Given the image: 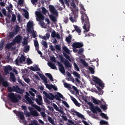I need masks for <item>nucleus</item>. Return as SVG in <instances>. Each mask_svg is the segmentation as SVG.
<instances>
[{"label": "nucleus", "mask_w": 125, "mask_h": 125, "mask_svg": "<svg viewBox=\"0 0 125 125\" xmlns=\"http://www.w3.org/2000/svg\"><path fill=\"white\" fill-rule=\"evenodd\" d=\"M62 49L65 53H67V54H70V51L69 50V49L67 48V47L64 46Z\"/></svg>", "instance_id": "nucleus-42"}, {"label": "nucleus", "mask_w": 125, "mask_h": 125, "mask_svg": "<svg viewBox=\"0 0 125 125\" xmlns=\"http://www.w3.org/2000/svg\"><path fill=\"white\" fill-rule=\"evenodd\" d=\"M100 125H108V121H105L104 120H101L100 122Z\"/></svg>", "instance_id": "nucleus-49"}, {"label": "nucleus", "mask_w": 125, "mask_h": 125, "mask_svg": "<svg viewBox=\"0 0 125 125\" xmlns=\"http://www.w3.org/2000/svg\"><path fill=\"white\" fill-rule=\"evenodd\" d=\"M35 101L38 105L42 106V96L38 95V98L35 99Z\"/></svg>", "instance_id": "nucleus-12"}, {"label": "nucleus", "mask_w": 125, "mask_h": 125, "mask_svg": "<svg viewBox=\"0 0 125 125\" xmlns=\"http://www.w3.org/2000/svg\"><path fill=\"white\" fill-rule=\"evenodd\" d=\"M89 71L91 73V74H94V69H93L92 67H90L89 68Z\"/></svg>", "instance_id": "nucleus-64"}, {"label": "nucleus", "mask_w": 125, "mask_h": 125, "mask_svg": "<svg viewBox=\"0 0 125 125\" xmlns=\"http://www.w3.org/2000/svg\"><path fill=\"white\" fill-rule=\"evenodd\" d=\"M12 45L10 44V43H7L6 45V47L7 48V49H10V48H11L12 47Z\"/></svg>", "instance_id": "nucleus-60"}, {"label": "nucleus", "mask_w": 125, "mask_h": 125, "mask_svg": "<svg viewBox=\"0 0 125 125\" xmlns=\"http://www.w3.org/2000/svg\"><path fill=\"white\" fill-rule=\"evenodd\" d=\"M29 50H30V46L26 45L24 47V49H23L24 52H25L26 53H27V51H29Z\"/></svg>", "instance_id": "nucleus-41"}, {"label": "nucleus", "mask_w": 125, "mask_h": 125, "mask_svg": "<svg viewBox=\"0 0 125 125\" xmlns=\"http://www.w3.org/2000/svg\"><path fill=\"white\" fill-rule=\"evenodd\" d=\"M48 66L51 68V69H53V70H57V67H56V65H55V64L53 63H49L48 64Z\"/></svg>", "instance_id": "nucleus-32"}, {"label": "nucleus", "mask_w": 125, "mask_h": 125, "mask_svg": "<svg viewBox=\"0 0 125 125\" xmlns=\"http://www.w3.org/2000/svg\"><path fill=\"white\" fill-rule=\"evenodd\" d=\"M93 82L96 83L98 84V85H99L100 87H102V88H104V83H103L102 81H101V80L99 79V78L94 76L93 78Z\"/></svg>", "instance_id": "nucleus-6"}, {"label": "nucleus", "mask_w": 125, "mask_h": 125, "mask_svg": "<svg viewBox=\"0 0 125 125\" xmlns=\"http://www.w3.org/2000/svg\"><path fill=\"white\" fill-rule=\"evenodd\" d=\"M45 75L48 77L51 82H54L53 80V77H52V75L50 73H46Z\"/></svg>", "instance_id": "nucleus-35"}, {"label": "nucleus", "mask_w": 125, "mask_h": 125, "mask_svg": "<svg viewBox=\"0 0 125 125\" xmlns=\"http://www.w3.org/2000/svg\"><path fill=\"white\" fill-rule=\"evenodd\" d=\"M71 41H72V35L69 34L68 37L66 38V41L68 43H71Z\"/></svg>", "instance_id": "nucleus-36"}, {"label": "nucleus", "mask_w": 125, "mask_h": 125, "mask_svg": "<svg viewBox=\"0 0 125 125\" xmlns=\"http://www.w3.org/2000/svg\"><path fill=\"white\" fill-rule=\"evenodd\" d=\"M24 113L26 116H27V117H31V113L27 111V110L24 111Z\"/></svg>", "instance_id": "nucleus-62"}, {"label": "nucleus", "mask_w": 125, "mask_h": 125, "mask_svg": "<svg viewBox=\"0 0 125 125\" xmlns=\"http://www.w3.org/2000/svg\"><path fill=\"white\" fill-rule=\"evenodd\" d=\"M100 107L101 108V109H102L103 110H104V111H105L106 110H107V109H108V107H107V106L104 105V104H100Z\"/></svg>", "instance_id": "nucleus-45"}, {"label": "nucleus", "mask_w": 125, "mask_h": 125, "mask_svg": "<svg viewBox=\"0 0 125 125\" xmlns=\"http://www.w3.org/2000/svg\"><path fill=\"white\" fill-rule=\"evenodd\" d=\"M63 85L65 88H69L70 89H72V85L71 84H69L66 83H63Z\"/></svg>", "instance_id": "nucleus-33"}, {"label": "nucleus", "mask_w": 125, "mask_h": 125, "mask_svg": "<svg viewBox=\"0 0 125 125\" xmlns=\"http://www.w3.org/2000/svg\"><path fill=\"white\" fill-rule=\"evenodd\" d=\"M62 53L65 58H66V59H67V60H69V61L71 62V57H70V56L66 54L65 52H63Z\"/></svg>", "instance_id": "nucleus-40"}, {"label": "nucleus", "mask_w": 125, "mask_h": 125, "mask_svg": "<svg viewBox=\"0 0 125 125\" xmlns=\"http://www.w3.org/2000/svg\"><path fill=\"white\" fill-rule=\"evenodd\" d=\"M81 61L83 66H85L86 67H87V66H88V64L86 63V62H85V61L83 60V59H81Z\"/></svg>", "instance_id": "nucleus-46"}, {"label": "nucleus", "mask_w": 125, "mask_h": 125, "mask_svg": "<svg viewBox=\"0 0 125 125\" xmlns=\"http://www.w3.org/2000/svg\"><path fill=\"white\" fill-rule=\"evenodd\" d=\"M26 63L27 64H28L29 65H30L33 63V62L32 61V60H31V59H28L26 61Z\"/></svg>", "instance_id": "nucleus-57"}, {"label": "nucleus", "mask_w": 125, "mask_h": 125, "mask_svg": "<svg viewBox=\"0 0 125 125\" xmlns=\"http://www.w3.org/2000/svg\"><path fill=\"white\" fill-rule=\"evenodd\" d=\"M53 106L56 111H59V107L55 104H53Z\"/></svg>", "instance_id": "nucleus-55"}, {"label": "nucleus", "mask_w": 125, "mask_h": 125, "mask_svg": "<svg viewBox=\"0 0 125 125\" xmlns=\"http://www.w3.org/2000/svg\"><path fill=\"white\" fill-rule=\"evenodd\" d=\"M12 70V67L9 65L8 66H6L4 68V72L6 75H8L9 74V71H11Z\"/></svg>", "instance_id": "nucleus-19"}, {"label": "nucleus", "mask_w": 125, "mask_h": 125, "mask_svg": "<svg viewBox=\"0 0 125 125\" xmlns=\"http://www.w3.org/2000/svg\"><path fill=\"white\" fill-rule=\"evenodd\" d=\"M71 100L73 101V102L74 103V104L76 105V106H80V103H79V102L77 101V100L74 98V97L71 96H70Z\"/></svg>", "instance_id": "nucleus-26"}, {"label": "nucleus", "mask_w": 125, "mask_h": 125, "mask_svg": "<svg viewBox=\"0 0 125 125\" xmlns=\"http://www.w3.org/2000/svg\"><path fill=\"white\" fill-rule=\"evenodd\" d=\"M52 38H55L56 37V32H55V31H53L52 33H51V35Z\"/></svg>", "instance_id": "nucleus-56"}, {"label": "nucleus", "mask_w": 125, "mask_h": 125, "mask_svg": "<svg viewBox=\"0 0 125 125\" xmlns=\"http://www.w3.org/2000/svg\"><path fill=\"white\" fill-rule=\"evenodd\" d=\"M11 21L12 22H15V21H16V16L14 14L12 15Z\"/></svg>", "instance_id": "nucleus-47"}, {"label": "nucleus", "mask_w": 125, "mask_h": 125, "mask_svg": "<svg viewBox=\"0 0 125 125\" xmlns=\"http://www.w3.org/2000/svg\"><path fill=\"white\" fill-rule=\"evenodd\" d=\"M8 97L10 99L11 101L13 103H17L21 99V96L20 95H15L14 93H9L8 94Z\"/></svg>", "instance_id": "nucleus-2"}, {"label": "nucleus", "mask_w": 125, "mask_h": 125, "mask_svg": "<svg viewBox=\"0 0 125 125\" xmlns=\"http://www.w3.org/2000/svg\"><path fill=\"white\" fill-rule=\"evenodd\" d=\"M55 48H56L57 50H58V51H61V46H60V45H56Z\"/></svg>", "instance_id": "nucleus-51"}, {"label": "nucleus", "mask_w": 125, "mask_h": 125, "mask_svg": "<svg viewBox=\"0 0 125 125\" xmlns=\"http://www.w3.org/2000/svg\"><path fill=\"white\" fill-rule=\"evenodd\" d=\"M57 64L58 66H59V69L60 70V71L62 72V74H65V67H64V66H63V64L61 63V62H58Z\"/></svg>", "instance_id": "nucleus-14"}, {"label": "nucleus", "mask_w": 125, "mask_h": 125, "mask_svg": "<svg viewBox=\"0 0 125 125\" xmlns=\"http://www.w3.org/2000/svg\"><path fill=\"white\" fill-rule=\"evenodd\" d=\"M10 79L12 82H14V83L16 82V78L15 77V75H14V73L12 72L10 73Z\"/></svg>", "instance_id": "nucleus-24"}, {"label": "nucleus", "mask_w": 125, "mask_h": 125, "mask_svg": "<svg viewBox=\"0 0 125 125\" xmlns=\"http://www.w3.org/2000/svg\"><path fill=\"white\" fill-rule=\"evenodd\" d=\"M14 40L16 41V42H17V43H21V41H22V36H21V35H18L15 37Z\"/></svg>", "instance_id": "nucleus-17"}, {"label": "nucleus", "mask_w": 125, "mask_h": 125, "mask_svg": "<svg viewBox=\"0 0 125 125\" xmlns=\"http://www.w3.org/2000/svg\"><path fill=\"white\" fill-rule=\"evenodd\" d=\"M0 83H2V86L4 87H7L9 86V84L7 81H4L3 77L2 76H0Z\"/></svg>", "instance_id": "nucleus-10"}, {"label": "nucleus", "mask_w": 125, "mask_h": 125, "mask_svg": "<svg viewBox=\"0 0 125 125\" xmlns=\"http://www.w3.org/2000/svg\"><path fill=\"white\" fill-rule=\"evenodd\" d=\"M73 74L75 77H76V78H78V79L81 78V75L78 72L74 71Z\"/></svg>", "instance_id": "nucleus-48"}, {"label": "nucleus", "mask_w": 125, "mask_h": 125, "mask_svg": "<svg viewBox=\"0 0 125 125\" xmlns=\"http://www.w3.org/2000/svg\"><path fill=\"white\" fill-rule=\"evenodd\" d=\"M92 101L93 103L95 104L96 105H100V104H102V102H101V101L99 100H96V99H95V98H92Z\"/></svg>", "instance_id": "nucleus-23"}, {"label": "nucleus", "mask_w": 125, "mask_h": 125, "mask_svg": "<svg viewBox=\"0 0 125 125\" xmlns=\"http://www.w3.org/2000/svg\"><path fill=\"white\" fill-rule=\"evenodd\" d=\"M59 57L61 62H64V66L66 68H71L72 67V65H71V63L69 62L68 60L65 59V58L62 55H59Z\"/></svg>", "instance_id": "nucleus-5"}, {"label": "nucleus", "mask_w": 125, "mask_h": 125, "mask_svg": "<svg viewBox=\"0 0 125 125\" xmlns=\"http://www.w3.org/2000/svg\"><path fill=\"white\" fill-rule=\"evenodd\" d=\"M48 121L52 125H54V120L52 119V118L50 117V116H48Z\"/></svg>", "instance_id": "nucleus-43"}, {"label": "nucleus", "mask_w": 125, "mask_h": 125, "mask_svg": "<svg viewBox=\"0 0 125 125\" xmlns=\"http://www.w3.org/2000/svg\"><path fill=\"white\" fill-rule=\"evenodd\" d=\"M43 94H44L45 96H46L47 98L50 100H53L55 98L54 95L52 93L48 94L47 92L44 91Z\"/></svg>", "instance_id": "nucleus-11"}, {"label": "nucleus", "mask_w": 125, "mask_h": 125, "mask_svg": "<svg viewBox=\"0 0 125 125\" xmlns=\"http://www.w3.org/2000/svg\"><path fill=\"white\" fill-rule=\"evenodd\" d=\"M83 52V48H80L78 50V54H82Z\"/></svg>", "instance_id": "nucleus-63"}, {"label": "nucleus", "mask_w": 125, "mask_h": 125, "mask_svg": "<svg viewBox=\"0 0 125 125\" xmlns=\"http://www.w3.org/2000/svg\"><path fill=\"white\" fill-rule=\"evenodd\" d=\"M72 46L74 48H81L83 46V44L80 42H74L72 44Z\"/></svg>", "instance_id": "nucleus-13"}, {"label": "nucleus", "mask_w": 125, "mask_h": 125, "mask_svg": "<svg viewBox=\"0 0 125 125\" xmlns=\"http://www.w3.org/2000/svg\"><path fill=\"white\" fill-rule=\"evenodd\" d=\"M75 30L78 33L79 35H81L82 34V30L79 27V26L77 25H74Z\"/></svg>", "instance_id": "nucleus-29"}, {"label": "nucleus", "mask_w": 125, "mask_h": 125, "mask_svg": "<svg viewBox=\"0 0 125 125\" xmlns=\"http://www.w3.org/2000/svg\"><path fill=\"white\" fill-rule=\"evenodd\" d=\"M14 36H15V33L14 32H11L10 33H9V37L11 38H14Z\"/></svg>", "instance_id": "nucleus-59"}, {"label": "nucleus", "mask_w": 125, "mask_h": 125, "mask_svg": "<svg viewBox=\"0 0 125 125\" xmlns=\"http://www.w3.org/2000/svg\"><path fill=\"white\" fill-rule=\"evenodd\" d=\"M101 116L102 117V118L105 119V120H109V117H108V116H107V115L105 114L104 113H102L101 114Z\"/></svg>", "instance_id": "nucleus-44"}, {"label": "nucleus", "mask_w": 125, "mask_h": 125, "mask_svg": "<svg viewBox=\"0 0 125 125\" xmlns=\"http://www.w3.org/2000/svg\"><path fill=\"white\" fill-rule=\"evenodd\" d=\"M42 45H43L45 48H47L48 46L47 45V42L45 41H42Z\"/></svg>", "instance_id": "nucleus-50"}, {"label": "nucleus", "mask_w": 125, "mask_h": 125, "mask_svg": "<svg viewBox=\"0 0 125 125\" xmlns=\"http://www.w3.org/2000/svg\"><path fill=\"white\" fill-rule=\"evenodd\" d=\"M18 117H19L20 119L23 121L25 120V116H24V113L23 112L19 111L17 114Z\"/></svg>", "instance_id": "nucleus-21"}, {"label": "nucleus", "mask_w": 125, "mask_h": 125, "mask_svg": "<svg viewBox=\"0 0 125 125\" xmlns=\"http://www.w3.org/2000/svg\"><path fill=\"white\" fill-rule=\"evenodd\" d=\"M45 75L48 77L51 82H54L53 80V77H52V75L50 73H46Z\"/></svg>", "instance_id": "nucleus-34"}, {"label": "nucleus", "mask_w": 125, "mask_h": 125, "mask_svg": "<svg viewBox=\"0 0 125 125\" xmlns=\"http://www.w3.org/2000/svg\"><path fill=\"white\" fill-rule=\"evenodd\" d=\"M55 97L57 100H60V98L63 99V95L58 92L57 95H55Z\"/></svg>", "instance_id": "nucleus-30"}, {"label": "nucleus", "mask_w": 125, "mask_h": 125, "mask_svg": "<svg viewBox=\"0 0 125 125\" xmlns=\"http://www.w3.org/2000/svg\"><path fill=\"white\" fill-rule=\"evenodd\" d=\"M49 10L52 14H54V15L58 16V12L57 11V10L55 9V7H54L53 5H49Z\"/></svg>", "instance_id": "nucleus-8"}, {"label": "nucleus", "mask_w": 125, "mask_h": 125, "mask_svg": "<svg viewBox=\"0 0 125 125\" xmlns=\"http://www.w3.org/2000/svg\"><path fill=\"white\" fill-rule=\"evenodd\" d=\"M46 12H47L46 9H45L44 7H43L42 8V13H43V14H46Z\"/></svg>", "instance_id": "nucleus-61"}, {"label": "nucleus", "mask_w": 125, "mask_h": 125, "mask_svg": "<svg viewBox=\"0 0 125 125\" xmlns=\"http://www.w3.org/2000/svg\"><path fill=\"white\" fill-rule=\"evenodd\" d=\"M34 46H35L36 50H38L39 49V42L37 40H34Z\"/></svg>", "instance_id": "nucleus-37"}, {"label": "nucleus", "mask_w": 125, "mask_h": 125, "mask_svg": "<svg viewBox=\"0 0 125 125\" xmlns=\"http://www.w3.org/2000/svg\"><path fill=\"white\" fill-rule=\"evenodd\" d=\"M81 20L82 23L83 24V29L84 30V32H89V29H90V23H89V19L88 17L85 14V12L81 11Z\"/></svg>", "instance_id": "nucleus-1"}, {"label": "nucleus", "mask_w": 125, "mask_h": 125, "mask_svg": "<svg viewBox=\"0 0 125 125\" xmlns=\"http://www.w3.org/2000/svg\"><path fill=\"white\" fill-rule=\"evenodd\" d=\"M62 103L66 107V108H70V106H69V104H68V103L65 101H63Z\"/></svg>", "instance_id": "nucleus-54"}, {"label": "nucleus", "mask_w": 125, "mask_h": 125, "mask_svg": "<svg viewBox=\"0 0 125 125\" xmlns=\"http://www.w3.org/2000/svg\"><path fill=\"white\" fill-rule=\"evenodd\" d=\"M30 105H31L32 107H34V108H36V110L38 111V112H41V111H42V108H41V106H38V105L35 104H34V103H33V104H30Z\"/></svg>", "instance_id": "nucleus-28"}, {"label": "nucleus", "mask_w": 125, "mask_h": 125, "mask_svg": "<svg viewBox=\"0 0 125 125\" xmlns=\"http://www.w3.org/2000/svg\"><path fill=\"white\" fill-rule=\"evenodd\" d=\"M87 104L89 105L90 110L94 113V114H97V112H99V113L102 112V110H101L100 108L98 107L97 106H94V104L91 102H88Z\"/></svg>", "instance_id": "nucleus-3"}, {"label": "nucleus", "mask_w": 125, "mask_h": 125, "mask_svg": "<svg viewBox=\"0 0 125 125\" xmlns=\"http://www.w3.org/2000/svg\"><path fill=\"white\" fill-rule=\"evenodd\" d=\"M60 2L62 4V5L63 6L64 8L66 7L65 6V4L67 6H70V4H69V1L68 0H59Z\"/></svg>", "instance_id": "nucleus-16"}, {"label": "nucleus", "mask_w": 125, "mask_h": 125, "mask_svg": "<svg viewBox=\"0 0 125 125\" xmlns=\"http://www.w3.org/2000/svg\"><path fill=\"white\" fill-rule=\"evenodd\" d=\"M46 87H47V88H48V89H52V87H53V84H47L46 85Z\"/></svg>", "instance_id": "nucleus-52"}, {"label": "nucleus", "mask_w": 125, "mask_h": 125, "mask_svg": "<svg viewBox=\"0 0 125 125\" xmlns=\"http://www.w3.org/2000/svg\"><path fill=\"white\" fill-rule=\"evenodd\" d=\"M37 74H38L39 76L40 77L41 80H42L43 82H44L46 83H47V79L44 75L40 73V72H37Z\"/></svg>", "instance_id": "nucleus-18"}, {"label": "nucleus", "mask_w": 125, "mask_h": 125, "mask_svg": "<svg viewBox=\"0 0 125 125\" xmlns=\"http://www.w3.org/2000/svg\"><path fill=\"white\" fill-rule=\"evenodd\" d=\"M30 70H31V71H33L34 72H38L39 71H41V69L39 68V67H38V65H35V67L31 66L30 67Z\"/></svg>", "instance_id": "nucleus-27"}, {"label": "nucleus", "mask_w": 125, "mask_h": 125, "mask_svg": "<svg viewBox=\"0 0 125 125\" xmlns=\"http://www.w3.org/2000/svg\"><path fill=\"white\" fill-rule=\"evenodd\" d=\"M15 91L17 92V93H20V94H23L24 92V90L21 89L18 86L15 87Z\"/></svg>", "instance_id": "nucleus-20"}, {"label": "nucleus", "mask_w": 125, "mask_h": 125, "mask_svg": "<svg viewBox=\"0 0 125 125\" xmlns=\"http://www.w3.org/2000/svg\"><path fill=\"white\" fill-rule=\"evenodd\" d=\"M49 17L51 20H52V22H56V21H57V20L56 19V18L55 17V16L52 15H51L49 16Z\"/></svg>", "instance_id": "nucleus-39"}, {"label": "nucleus", "mask_w": 125, "mask_h": 125, "mask_svg": "<svg viewBox=\"0 0 125 125\" xmlns=\"http://www.w3.org/2000/svg\"><path fill=\"white\" fill-rule=\"evenodd\" d=\"M30 114L33 117H39V116H40V114H39V112L36 110L30 111Z\"/></svg>", "instance_id": "nucleus-22"}, {"label": "nucleus", "mask_w": 125, "mask_h": 125, "mask_svg": "<svg viewBox=\"0 0 125 125\" xmlns=\"http://www.w3.org/2000/svg\"><path fill=\"white\" fill-rule=\"evenodd\" d=\"M15 86H13L12 87H8V90L9 92H12V91H15Z\"/></svg>", "instance_id": "nucleus-38"}, {"label": "nucleus", "mask_w": 125, "mask_h": 125, "mask_svg": "<svg viewBox=\"0 0 125 125\" xmlns=\"http://www.w3.org/2000/svg\"><path fill=\"white\" fill-rule=\"evenodd\" d=\"M20 31V27H19V25H17L15 28V32L17 34Z\"/></svg>", "instance_id": "nucleus-53"}, {"label": "nucleus", "mask_w": 125, "mask_h": 125, "mask_svg": "<svg viewBox=\"0 0 125 125\" xmlns=\"http://www.w3.org/2000/svg\"><path fill=\"white\" fill-rule=\"evenodd\" d=\"M59 57L61 62H64V66L66 68H71L72 67V65H71V63L69 62L68 60L65 59V58L62 55H59Z\"/></svg>", "instance_id": "nucleus-4"}, {"label": "nucleus", "mask_w": 125, "mask_h": 125, "mask_svg": "<svg viewBox=\"0 0 125 125\" xmlns=\"http://www.w3.org/2000/svg\"><path fill=\"white\" fill-rule=\"evenodd\" d=\"M75 114H76V116L78 117V118H80L82 119V120H85V118H84V116L81 113H80L78 111H74Z\"/></svg>", "instance_id": "nucleus-25"}, {"label": "nucleus", "mask_w": 125, "mask_h": 125, "mask_svg": "<svg viewBox=\"0 0 125 125\" xmlns=\"http://www.w3.org/2000/svg\"><path fill=\"white\" fill-rule=\"evenodd\" d=\"M78 17V14L73 12V14L72 15V16L70 17L69 20H70V21L72 22V23H74V22H77V19Z\"/></svg>", "instance_id": "nucleus-9"}, {"label": "nucleus", "mask_w": 125, "mask_h": 125, "mask_svg": "<svg viewBox=\"0 0 125 125\" xmlns=\"http://www.w3.org/2000/svg\"><path fill=\"white\" fill-rule=\"evenodd\" d=\"M35 14L37 17V21L44 20V16L40 11H36Z\"/></svg>", "instance_id": "nucleus-7"}, {"label": "nucleus", "mask_w": 125, "mask_h": 125, "mask_svg": "<svg viewBox=\"0 0 125 125\" xmlns=\"http://www.w3.org/2000/svg\"><path fill=\"white\" fill-rule=\"evenodd\" d=\"M24 17L26 19H29V13L27 10H26V12L24 14Z\"/></svg>", "instance_id": "nucleus-58"}, {"label": "nucleus", "mask_w": 125, "mask_h": 125, "mask_svg": "<svg viewBox=\"0 0 125 125\" xmlns=\"http://www.w3.org/2000/svg\"><path fill=\"white\" fill-rule=\"evenodd\" d=\"M29 96H30V94L28 92H27L26 94L24 96V98L27 101V104H33V103H34V102L32 101V100H31Z\"/></svg>", "instance_id": "nucleus-15"}, {"label": "nucleus", "mask_w": 125, "mask_h": 125, "mask_svg": "<svg viewBox=\"0 0 125 125\" xmlns=\"http://www.w3.org/2000/svg\"><path fill=\"white\" fill-rule=\"evenodd\" d=\"M19 59L20 63H23V62H25V61H26V57H25L23 55H21Z\"/></svg>", "instance_id": "nucleus-31"}]
</instances>
